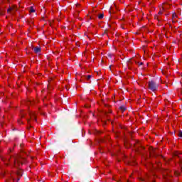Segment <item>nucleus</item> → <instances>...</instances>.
<instances>
[{
  "mask_svg": "<svg viewBox=\"0 0 182 182\" xmlns=\"http://www.w3.org/2000/svg\"><path fill=\"white\" fill-rule=\"evenodd\" d=\"M26 159L21 157L20 156H17L15 159H14V166L15 167L19 168L21 167V166H22V164H23V163H25Z\"/></svg>",
  "mask_w": 182,
  "mask_h": 182,
  "instance_id": "obj_1",
  "label": "nucleus"
},
{
  "mask_svg": "<svg viewBox=\"0 0 182 182\" xmlns=\"http://www.w3.org/2000/svg\"><path fill=\"white\" fill-rule=\"evenodd\" d=\"M1 160L4 162V164H6V166H8V163H6V161H9L11 159L2 158Z\"/></svg>",
  "mask_w": 182,
  "mask_h": 182,
  "instance_id": "obj_8",
  "label": "nucleus"
},
{
  "mask_svg": "<svg viewBox=\"0 0 182 182\" xmlns=\"http://www.w3.org/2000/svg\"><path fill=\"white\" fill-rule=\"evenodd\" d=\"M174 155L176 156L177 157H181V156H180V152L178 151L175 152Z\"/></svg>",
  "mask_w": 182,
  "mask_h": 182,
  "instance_id": "obj_10",
  "label": "nucleus"
},
{
  "mask_svg": "<svg viewBox=\"0 0 182 182\" xmlns=\"http://www.w3.org/2000/svg\"><path fill=\"white\" fill-rule=\"evenodd\" d=\"M175 174H176V176H180V172H178V171H175Z\"/></svg>",
  "mask_w": 182,
  "mask_h": 182,
  "instance_id": "obj_13",
  "label": "nucleus"
},
{
  "mask_svg": "<svg viewBox=\"0 0 182 182\" xmlns=\"http://www.w3.org/2000/svg\"><path fill=\"white\" fill-rule=\"evenodd\" d=\"M155 19H157V21H160V18H159L158 15L155 16Z\"/></svg>",
  "mask_w": 182,
  "mask_h": 182,
  "instance_id": "obj_12",
  "label": "nucleus"
},
{
  "mask_svg": "<svg viewBox=\"0 0 182 182\" xmlns=\"http://www.w3.org/2000/svg\"><path fill=\"white\" fill-rule=\"evenodd\" d=\"M176 19H177V14L173 13L172 14V22H173V23L177 22V20H176Z\"/></svg>",
  "mask_w": 182,
  "mask_h": 182,
  "instance_id": "obj_4",
  "label": "nucleus"
},
{
  "mask_svg": "<svg viewBox=\"0 0 182 182\" xmlns=\"http://www.w3.org/2000/svg\"><path fill=\"white\" fill-rule=\"evenodd\" d=\"M29 12H30V14H32V13L35 12V9H33V7H31L30 10H29Z\"/></svg>",
  "mask_w": 182,
  "mask_h": 182,
  "instance_id": "obj_9",
  "label": "nucleus"
},
{
  "mask_svg": "<svg viewBox=\"0 0 182 182\" xmlns=\"http://www.w3.org/2000/svg\"><path fill=\"white\" fill-rule=\"evenodd\" d=\"M178 136H179V137H182V132H179Z\"/></svg>",
  "mask_w": 182,
  "mask_h": 182,
  "instance_id": "obj_14",
  "label": "nucleus"
},
{
  "mask_svg": "<svg viewBox=\"0 0 182 182\" xmlns=\"http://www.w3.org/2000/svg\"><path fill=\"white\" fill-rule=\"evenodd\" d=\"M157 87H159V85H156L154 81H149L148 82V89H149V90H151L152 92H156V90H157Z\"/></svg>",
  "mask_w": 182,
  "mask_h": 182,
  "instance_id": "obj_2",
  "label": "nucleus"
},
{
  "mask_svg": "<svg viewBox=\"0 0 182 182\" xmlns=\"http://www.w3.org/2000/svg\"><path fill=\"white\" fill-rule=\"evenodd\" d=\"M98 18L99 19H102L103 18V14H100Z\"/></svg>",
  "mask_w": 182,
  "mask_h": 182,
  "instance_id": "obj_11",
  "label": "nucleus"
},
{
  "mask_svg": "<svg viewBox=\"0 0 182 182\" xmlns=\"http://www.w3.org/2000/svg\"><path fill=\"white\" fill-rule=\"evenodd\" d=\"M161 14H163V12H161V11H160L158 13V15H160Z\"/></svg>",
  "mask_w": 182,
  "mask_h": 182,
  "instance_id": "obj_16",
  "label": "nucleus"
},
{
  "mask_svg": "<svg viewBox=\"0 0 182 182\" xmlns=\"http://www.w3.org/2000/svg\"><path fill=\"white\" fill-rule=\"evenodd\" d=\"M30 119H28V124H31V120H35L36 122V114L34 112H31L29 113Z\"/></svg>",
  "mask_w": 182,
  "mask_h": 182,
  "instance_id": "obj_3",
  "label": "nucleus"
},
{
  "mask_svg": "<svg viewBox=\"0 0 182 182\" xmlns=\"http://www.w3.org/2000/svg\"><path fill=\"white\" fill-rule=\"evenodd\" d=\"M168 8H170V5H168V4L164 3L162 4L163 11H164L166 9H168Z\"/></svg>",
  "mask_w": 182,
  "mask_h": 182,
  "instance_id": "obj_5",
  "label": "nucleus"
},
{
  "mask_svg": "<svg viewBox=\"0 0 182 182\" xmlns=\"http://www.w3.org/2000/svg\"><path fill=\"white\" fill-rule=\"evenodd\" d=\"M41 49L40 47H36L34 48V52L35 53H41Z\"/></svg>",
  "mask_w": 182,
  "mask_h": 182,
  "instance_id": "obj_7",
  "label": "nucleus"
},
{
  "mask_svg": "<svg viewBox=\"0 0 182 182\" xmlns=\"http://www.w3.org/2000/svg\"><path fill=\"white\" fill-rule=\"evenodd\" d=\"M90 77H92V75H87V80H89V79H90Z\"/></svg>",
  "mask_w": 182,
  "mask_h": 182,
  "instance_id": "obj_15",
  "label": "nucleus"
},
{
  "mask_svg": "<svg viewBox=\"0 0 182 182\" xmlns=\"http://www.w3.org/2000/svg\"><path fill=\"white\" fill-rule=\"evenodd\" d=\"M12 11H16V6H12L11 7L9 8L8 12H12Z\"/></svg>",
  "mask_w": 182,
  "mask_h": 182,
  "instance_id": "obj_6",
  "label": "nucleus"
}]
</instances>
